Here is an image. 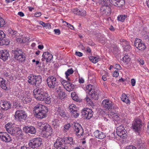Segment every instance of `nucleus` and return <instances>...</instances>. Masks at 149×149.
<instances>
[{
  "mask_svg": "<svg viewBox=\"0 0 149 149\" xmlns=\"http://www.w3.org/2000/svg\"><path fill=\"white\" fill-rule=\"evenodd\" d=\"M85 99L86 100L87 102V104L88 105H90L92 107H93L94 106V104L93 102L89 97L87 96Z\"/></svg>",
  "mask_w": 149,
  "mask_h": 149,
  "instance_id": "obj_40",
  "label": "nucleus"
},
{
  "mask_svg": "<svg viewBox=\"0 0 149 149\" xmlns=\"http://www.w3.org/2000/svg\"><path fill=\"white\" fill-rule=\"evenodd\" d=\"M75 54L79 57H81L83 55L82 53L79 52H75Z\"/></svg>",
  "mask_w": 149,
  "mask_h": 149,
  "instance_id": "obj_57",
  "label": "nucleus"
},
{
  "mask_svg": "<svg viewBox=\"0 0 149 149\" xmlns=\"http://www.w3.org/2000/svg\"><path fill=\"white\" fill-rule=\"evenodd\" d=\"M48 86L51 88H54L59 84L57 79L54 77L51 76L48 77L47 80Z\"/></svg>",
  "mask_w": 149,
  "mask_h": 149,
  "instance_id": "obj_5",
  "label": "nucleus"
},
{
  "mask_svg": "<svg viewBox=\"0 0 149 149\" xmlns=\"http://www.w3.org/2000/svg\"><path fill=\"white\" fill-rule=\"evenodd\" d=\"M74 129L77 136L80 137L83 135V129L81 125L79 123H75L74 125Z\"/></svg>",
  "mask_w": 149,
  "mask_h": 149,
  "instance_id": "obj_12",
  "label": "nucleus"
},
{
  "mask_svg": "<svg viewBox=\"0 0 149 149\" xmlns=\"http://www.w3.org/2000/svg\"><path fill=\"white\" fill-rule=\"evenodd\" d=\"M114 68L117 70H120L121 69V67L120 65L116 64L114 67Z\"/></svg>",
  "mask_w": 149,
  "mask_h": 149,
  "instance_id": "obj_60",
  "label": "nucleus"
},
{
  "mask_svg": "<svg viewBox=\"0 0 149 149\" xmlns=\"http://www.w3.org/2000/svg\"><path fill=\"white\" fill-rule=\"evenodd\" d=\"M23 100L24 101H25L27 103L30 102L31 99L29 95H28L27 97H24Z\"/></svg>",
  "mask_w": 149,
  "mask_h": 149,
  "instance_id": "obj_46",
  "label": "nucleus"
},
{
  "mask_svg": "<svg viewBox=\"0 0 149 149\" xmlns=\"http://www.w3.org/2000/svg\"><path fill=\"white\" fill-rule=\"evenodd\" d=\"M121 100L127 104H129L130 102L129 99L125 94H123L122 95L121 97Z\"/></svg>",
  "mask_w": 149,
  "mask_h": 149,
  "instance_id": "obj_32",
  "label": "nucleus"
},
{
  "mask_svg": "<svg viewBox=\"0 0 149 149\" xmlns=\"http://www.w3.org/2000/svg\"><path fill=\"white\" fill-rule=\"evenodd\" d=\"M102 104L104 108L109 111L111 110L113 107V103L111 101L108 99L104 100L102 101Z\"/></svg>",
  "mask_w": 149,
  "mask_h": 149,
  "instance_id": "obj_14",
  "label": "nucleus"
},
{
  "mask_svg": "<svg viewBox=\"0 0 149 149\" xmlns=\"http://www.w3.org/2000/svg\"><path fill=\"white\" fill-rule=\"evenodd\" d=\"M46 107L39 104L36 105L34 108L33 112L35 116L39 118H43L45 117L48 112Z\"/></svg>",
  "mask_w": 149,
  "mask_h": 149,
  "instance_id": "obj_2",
  "label": "nucleus"
},
{
  "mask_svg": "<svg viewBox=\"0 0 149 149\" xmlns=\"http://www.w3.org/2000/svg\"><path fill=\"white\" fill-rule=\"evenodd\" d=\"M5 36L6 35L4 32L3 31L0 30V40L4 38Z\"/></svg>",
  "mask_w": 149,
  "mask_h": 149,
  "instance_id": "obj_49",
  "label": "nucleus"
},
{
  "mask_svg": "<svg viewBox=\"0 0 149 149\" xmlns=\"http://www.w3.org/2000/svg\"><path fill=\"white\" fill-rule=\"evenodd\" d=\"M134 45L138 49L140 50H143L146 48L145 44L140 39L138 38L135 39Z\"/></svg>",
  "mask_w": 149,
  "mask_h": 149,
  "instance_id": "obj_17",
  "label": "nucleus"
},
{
  "mask_svg": "<svg viewBox=\"0 0 149 149\" xmlns=\"http://www.w3.org/2000/svg\"><path fill=\"white\" fill-rule=\"evenodd\" d=\"M61 83L65 89L68 91H71L73 90L75 88V86L71 83L63 80L61 81Z\"/></svg>",
  "mask_w": 149,
  "mask_h": 149,
  "instance_id": "obj_13",
  "label": "nucleus"
},
{
  "mask_svg": "<svg viewBox=\"0 0 149 149\" xmlns=\"http://www.w3.org/2000/svg\"><path fill=\"white\" fill-rule=\"evenodd\" d=\"M54 31L56 34L59 35L60 34V31L59 29H57L54 30Z\"/></svg>",
  "mask_w": 149,
  "mask_h": 149,
  "instance_id": "obj_56",
  "label": "nucleus"
},
{
  "mask_svg": "<svg viewBox=\"0 0 149 149\" xmlns=\"http://www.w3.org/2000/svg\"><path fill=\"white\" fill-rule=\"evenodd\" d=\"M38 126L42 129L41 134L45 138L50 136L52 133L53 129L50 125L44 122L38 123Z\"/></svg>",
  "mask_w": 149,
  "mask_h": 149,
  "instance_id": "obj_3",
  "label": "nucleus"
},
{
  "mask_svg": "<svg viewBox=\"0 0 149 149\" xmlns=\"http://www.w3.org/2000/svg\"><path fill=\"white\" fill-rule=\"evenodd\" d=\"M94 87L93 86L89 84L86 86L84 90L87 92H88L89 93L90 92H91L92 90L94 89Z\"/></svg>",
  "mask_w": 149,
  "mask_h": 149,
  "instance_id": "obj_34",
  "label": "nucleus"
},
{
  "mask_svg": "<svg viewBox=\"0 0 149 149\" xmlns=\"http://www.w3.org/2000/svg\"><path fill=\"white\" fill-rule=\"evenodd\" d=\"M82 115L86 118L89 119L93 116V113L91 109L88 108H84L81 112Z\"/></svg>",
  "mask_w": 149,
  "mask_h": 149,
  "instance_id": "obj_16",
  "label": "nucleus"
},
{
  "mask_svg": "<svg viewBox=\"0 0 149 149\" xmlns=\"http://www.w3.org/2000/svg\"><path fill=\"white\" fill-rule=\"evenodd\" d=\"M70 127V125L69 123L65 125L64 126L63 131L64 132H66L68 131Z\"/></svg>",
  "mask_w": 149,
  "mask_h": 149,
  "instance_id": "obj_43",
  "label": "nucleus"
},
{
  "mask_svg": "<svg viewBox=\"0 0 149 149\" xmlns=\"http://www.w3.org/2000/svg\"><path fill=\"white\" fill-rule=\"evenodd\" d=\"M57 93L60 98H62L65 97V93L63 92V91Z\"/></svg>",
  "mask_w": 149,
  "mask_h": 149,
  "instance_id": "obj_48",
  "label": "nucleus"
},
{
  "mask_svg": "<svg viewBox=\"0 0 149 149\" xmlns=\"http://www.w3.org/2000/svg\"><path fill=\"white\" fill-rule=\"evenodd\" d=\"M79 83L80 84L83 83L84 82V80L83 78L82 77L79 78Z\"/></svg>",
  "mask_w": 149,
  "mask_h": 149,
  "instance_id": "obj_63",
  "label": "nucleus"
},
{
  "mask_svg": "<svg viewBox=\"0 0 149 149\" xmlns=\"http://www.w3.org/2000/svg\"><path fill=\"white\" fill-rule=\"evenodd\" d=\"M120 44H122L123 45H124L125 43H126V47H124V48H123L124 51L126 52L130 51L131 49V47L130 45V44L128 41L125 40L121 39L120 40Z\"/></svg>",
  "mask_w": 149,
  "mask_h": 149,
  "instance_id": "obj_26",
  "label": "nucleus"
},
{
  "mask_svg": "<svg viewBox=\"0 0 149 149\" xmlns=\"http://www.w3.org/2000/svg\"><path fill=\"white\" fill-rule=\"evenodd\" d=\"M15 58L19 61L23 62L25 61V56L21 49L17 50L15 52Z\"/></svg>",
  "mask_w": 149,
  "mask_h": 149,
  "instance_id": "obj_11",
  "label": "nucleus"
},
{
  "mask_svg": "<svg viewBox=\"0 0 149 149\" xmlns=\"http://www.w3.org/2000/svg\"><path fill=\"white\" fill-rule=\"evenodd\" d=\"M72 113V116L75 118L77 117L79 115V113L78 110L73 111Z\"/></svg>",
  "mask_w": 149,
  "mask_h": 149,
  "instance_id": "obj_42",
  "label": "nucleus"
},
{
  "mask_svg": "<svg viewBox=\"0 0 149 149\" xmlns=\"http://www.w3.org/2000/svg\"><path fill=\"white\" fill-rule=\"evenodd\" d=\"M34 97L38 100L44 101L48 104L51 102V99L47 93L44 91L42 87L36 88L33 91Z\"/></svg>",
  "mask_w": 149,
  "mask_h": 149,
  "instance_id": "obj_1",
  "label": "nucleus"
},
{
  "mask_svg": "<svg viewBox=\"0 0 149 149\" xmlns=\"http://www.w3.org/2000/svg\"><path fill=\"white\" fill-rule=\"evenodd\" d=\"M41 144L42 141L41 139L39 138H34L30 140L28 143L29 146L33 148H38Z\"/></svg>",
  "mask_w": 149,
  "mask_h": 149,
  "instance_id": "obj_7",
  "label": "nucleus"
},
{
  "mask_svg": "<svg viewBox=\"0 0 149 149\" xmlns=\"http://www.w3.org/2000/svg\"><path fill=\"white\" fill-rule=\"evenodd\" d=\"M1 40L2 41L3 44L7 45L9 44V42L8 41H6L5 40L2 39Z\"/></svg>",
  "mask_w": 149,
  "mask_h": 149,
  "instance_id": "obj_62",
  "label": "nucleus"
},
{
  "mask_svg": "<svg viewBox=\"0 0 149 149\" xmlns=\"http://www.w3.org/2000/svg\"><path fill=\"white\" fill-rule=\"evenodd\" d=\"M42 60L44 61L45 59L47 62H49L53 58L52 55L49 52H46L43 53L42 55Z\"/></svg>",
  "mask_w": 149,
  "mask_h": 149,
  "instance_id": "obj_21",
  "label": "nucleus"
},
{
  "mask_svg": "<svg viewBox=\"0 0 149 149\" xmlns=\"http://www.w3.org/2000/svg\"><path fill=\"white\" fill-rule=\"evenodd\" d=\"M109 117L110 118H112L115 120H119V115L116 112H115L113 110H111V112L109 113V114L107 116Z\"/></svg>",
  "mask_w": 149,
  "mask_h": 149,
  "instance_id": "obj_24",
  "label": "nucleus"
},
{
  "mask_svg": "<svg viewBox=\"0 0 149 149\" xmlns=\"http://www.w3.org/2000/svg\"><path fill=\"white\" fill-rule=\"evenodd\" d=\"M9 56L8 52L6 50L0 51V58L3 61L7 60Z\"/></svg>",
  "mask_w": 149,
  "mask_h": 149,
  "instance_id": "obj_20",
  "label": "nucleus"
},
{
  "mask_svg": "<svg viewBox=\"0 0 149 149\" xmlns=\"http://www.w3.org/2000/svg\"><path fill=\"white\" fill-rule=\"evenodd\" d=\"M119 70H116L114 72L113 76L115 77H118L119 76Z\"/></svg>",
  "mask_w": 149,
  "mask_h": 149,
  "instance_id": "obj_53",
  "label": "nucleus"
},
{
  "mask_svg": "<svg viewBox=\"0 0 149 149\" xmlns=\"http://www.w3.org/2000/svg\"><path fill=\"white\" fill-rule=\"evenodd\" d=\"M94 135L96 138L101 139L104 138L106 136L104 133L98 130L95 131L94 132Z\"/></svg>",
  "mask_w": 149,
  "mask_h": 149,
  "instance_id": "obj_25",
  "label": "nucleus"
},
{
  "mask_svg": "<svg viewBox=\"0 0 149 149\" xmlns=\"http://www.w3.org/2000/svg\"><path fill=\"white\" fill-rule=\"evenodd\" d=\"M124 0H116L114 5L116 6L120 7L124 4Z\"/></svg>",
  "mask_w": 149,
  "mask_h": 149,
  "instance_id": "obj_37",
  "label": "nucleus"
},
{
  "mask_svg": "<svg viewBox=\"0 0 149 149\" xmlns=\"http://www.w3.org/2000/svg\"><path fill=\"white\" fill-rule=\"evenodd\" d=\"M137 147L139 149H146V148L145 144L143 143H139Z\"/></svg>",
  "mask_w": 149,
  "mask_h": 149,
  "instance_id": "obj_45",
  "label": "nucleus"
},
{
  "mask_svg": "<svg viewBox=\"0 0 149 149\" xmlns=\"http://www.w3.org/2000/svg\"><path fill=\"white\" fill-rule=\"evenodd\" d=\"M0 107L4 110H7L11 108V104L8 101L1 100L0 101Z\"/></svg>",
  "mask_w": 149,
  "mask_h": 149,
  "instance_id": "obj_19",
  "label": "nucleus"
},
{
  "mask_svg": "<svg viewBox=\"0 0 149 149\" xmlns=\"http://www.w3.org/2000/svg\"><path fill=\"white\" fill-rule=\"evenodd\" d=\"M56 91L57 93L60 92V91H62V87L60 86L57 87L56 88Z\"/></svg>",
  "mask_w": 149,
  "mask_h": 149,
  "instance_id": "obj_54",
  "label": "nucleus"
},
{
  "mask_svg": "<svg viewBox=\"0 0 149 149\" xmlns=\"http://www.w3.org/2000/svg\"><path fill=\"white\" fill-rule=\"evenodd\" d=\"M1 87L3 90H8L10 89V84L8 82L6 81L1 86Z\"/></svg>",
  "mask_w": 149,
  "mask_h": 149,
  "instance_id": "obj_31",
  "label": "nucleus"
},
{
  "mask_svg": "<svg viewBox=\"0 0 149 149\" xmlns=\"http://www.w3.org/2000/svg\"><path fill=\"white\" fill-rule=\"evenodd\" d=\"M99 92V91L94 89L91 92H90L89 94L92 98L95 100H97L98 98Z\"/></svg>",
  "mask_w": 149,
  "mask_h": 149,
  "instance_id": "obj_28",
  "label": "nucleus"
},
{
  "mask_svg": "<svg viewBox=\"0 0 149 149\" xmlns=\"http://www.w3.org/2000/svg\"><path fill=\"white\" fill-rule=\"evenodd\" d=\"M116 132L117 135L122 138H124L126 135V131L122 125L117 127Z\"/></svg>",
  "mask_w": 149,
  "mask_h": 149,
  "instance_id": "obj_15",
  "label": "nucleus"
},
{
  "mask_svg": "<svg viewBox=\"0 0 149 149\" xmlns=\"http://www.w3.org/2000/svg\"><path fill=\"white\" fill-rule=\"evenodd\" d=\"M70 111L72 112L73 111L77 110V108L76 105L74 104H72L70 105L69 107Z\"/></svg>",
  "mask_w": 149,
  "mask_h": 149,
  "instance_id": "obj_41",
  "label": "nucleus"
},
{
  "mask_svg": "<svg viewBox=\"0 0 149 149\" xmlns=\"http://www.w3.org/2000/svg\"><path fill=\"white\" fill-rule=\"evenodd\" d=\"M100 3L103 6H107L108 4L106 1L104 0H99Z\"/></svg>",
  "mask_w": 149,
  "mask_h": 149,
  "instance_id": "obj_50",
  "label": "nucleus"
},
{
  "mask_svg": "<svg viewBox=\"0 0 149 149\" xmlns=\"http://www.w3.org/2000/svg\"><path fill=\"white\" fill-rule=\"evenodd\" d=\"M23 130L26 133H29L31 134H34L36 132V130L34 127L33 126L25 127L23 128Z\"/></svg>",
  "mask_w": 149,
  "mask_h": 149,
  "instance_id": "obj_23",
  "label": "nucleus"
},
{
  "mask_svg": "<svg viewBox=\"0 0 149 149\" xmlns=\"http://www.w3.org/2000/svg\"><path fill=\"white\" fill-rule=\"evenodd\" d=\"M72 99H73V100L76 101H78L79 100V97L77 95L74 96V97H72Z\"/></svg>",
  "mask_w": 149,
  "mask_h": 149,
  "instance_id": "obj_64",
  "label": "nucleus"
},
{
  "mask_svg": "<svg viewBox=\"0 0 149 149\" xmlns=\"http://www.w3.org/2000/svg\"><path fill=\"white\" fill-rule=\"evenodd\" d=\"M74 72V71L72 70V68H70L68 69L65 72V78L66 79H67L68 80H70V79L68 77V76L70 74H71L73 73Z\"/></svg>",
  "mask_w": 149,
  "mask_h": 149,
  "instance_id": "obj_35",
  "label": "nucleus"
},
{
  "mask_svg": "<svg viewBox=\"0 0 149 149\" xmlns=\"http://www.w3.org/2000/svg\"><path fill=\"white\" fill-rule=\"evenodd\" d=\"M63 23L64 24V25L65 26H67L70 28L71 30H73L74 29V27L73 26L71 25L68 22H66L65 21H63Z\"/></svg>",
  "mask_w": 149,
  "mask_h": 149,
  "instance_id": "obj_44",
  "label": "nucleus"
},
{
  "mask_svg": "<svg viewBox=\"0 0 149 149\" xmlns=\"http://www.w3.org/2000/svg\"><path fill=\"white\" fill-rule=\"evenodd\" d=\"M5 24L4 20L0 17V27H3Z\"/></svg>",
  "mask_w": 149,
  "mask_h": 149,
  "instance_id": "obj_51",
  "label": "nucleus"
},
{
  "mask_svg": "<svg viewBox=\"0 0 149 149\" xmlns=\"http://www.w3.org/2000/svg\"><path fill=\"white\" fill-rule=\"evenodd\" d=\"M56 113L59 116L64 117L65 116V112L64 109L61 107H56L55 109Z\"/></svg>",
  "mask_w": 149,
  "mask_h": 149,
  "instance_id": "obj_27",
  "label": "nucleus"
},
{
  "mask_svg": "<svg viewBox=\"0 0 149 149\" xmlns=\"http://www.w3.org/2000/svg\"><path fill=\"white\" fill-rule=\"evenodd\" d=\"M5 128L6 129V130L7 131L8 133H10L11 132V130H13V128L11 127V123H8L6 124L5 126Z\"/></svg>",
  "mask_w": 149,
  "mask_h": 149,
  "instance_id": "obj_38",
  "label": "nucleus"
},
{
  "mask_svg": "<svg viewBox=\"0 0 149 149\" xmlns=\"http://www.w3.org/2000/svg\"><path fill=\"white\" fill-rule=\"evenodd\" d=\"M72 11L74 14L84 16L86 15V11L84 10H79L75 8L73 9Z\"/></svg>",
  "mask_w": 149,
  "mask_h": 149,
  "instance_id": "obj_30",
  "label": "nucleus"
},
{
  "mask_svg": "<svg viewBox=\"0 0 149 149\" xmlns=\"http://www.w3.org/2000/svg\"><path fill=\"white\" fill-rule=\"evenodd\" d=\"M41 15V13L40 12H36L34 14V16L36 17H39Z\"/></svg>",
  "mask_w": 149,
  "mask_h": 149,
  "instance_id": "obj_55",
  "label": "nucleus"
},
{
  "mask_svg": "<svg viewBox=\"0 0 149 149\" xmlns=\"http://www.w3.org/2000/svg\"><path fill=\"white\" fill-rule=\"evenodd\" d=\"M0 139L6 142H9L12 139L9 135L6 132H0Z\"/></svg>",
  "mask_w": 149,
  "mask_h": 149,
  "instance_id": "obj_18",
  "label": "nucleus"
},
{
  "mask_svg": "<svg viewBox=\"0 0 149 149\" xmlns=\"http://www.w3.org/2000/svg\"><path fill=\"white\" fill-rule=\"evenodd\" d=\"M142 127V122L141 120L139 119H135L132 123V128L135 132L139 133L141 131Z\"/></svg>",
  "mask_w": 149,
  "mask_h": 149,
  "instance_id": "obj_8",
  "label": "nucleus"
},
{
  "mask_svg": "<svg viewBox=\"0 0 149 149\" xmlns=\"http://www.w3.org/2000/svg\"><path fill=\"white\" fill-rule=\"evenodd\" d=\"M131 84L132 86H135L136 84V80L134 79H132L131 80Z\"/></svg>",
  "mask_w": 149,
  "mask_h": 149,
  "instance_id": "obj_58",
  "label": "nucleus"
},
{
  "mask_svg": "<svg viewBox=\"0 0 149 149\" xmlns=\"http://www.w3.org/2000/svg\"><path fill=\"white\" fill-rule=\"evenodd\" d=\"M27 116L26 113L23 110L17 111L15 115V118L19 121L25 120Z\"/></svg>",
  "mask_w": 149,
  "mask_h": 149,
  "instance_id": "obj_6",
  "label": "nucleus"
},
{
  "mask_svg": "<svg viewBox=\"0 0 149 149\" xmlns=\"http://www.w3.org/2000/svg\"><path fill=\"white\" fill-rule=\"evenodd\" d=\"M111 8L107 6H103L100 8L101 12L107 16L109 15L111 12Z\"/></svg>",
  "mask_w": 149,
  "mask_h": 149,
  "instance_id": "obj_22",
  "label": "nucleus"
},
{
  "mask_svg": "<svg viewBox=\"0 0 149 149\" xmlns=\"http://www.w3.org/2000/svg\"><path fill=\"white\" fill-rule=\"evenodd\" d=\"M28 82L29 84L36 86H39L42 81L41 77L39 75L30 74L28 76Z\"/></svg>",
  "mask_w": 149,
  "mask_h": 149,
  "instance_id": "obj_4",
  "label": "nucleus"
},
{
  "mask_svg": "<svg viewBox=\"0 0 149 149\" xmlns=\"http://www.w3.org/2000/svg\"><path fill=\"white\" fill-rule=\"evenodd\" d=\"M89 59L93 63H96L100 60V58L98 56H91L90 57Z\"/></svg>",
  "mask_w": 149,
  "mask_h": 149,
  "instance_id": "obj_33",
  "label": "nucleus"
},
{
  "mask_svg": "<svg viewBox=\"0 0 149 149\" xmlns=\"http://www.w3.org/2000/svg\"><path fill=\"white\" fill-rule=\"evenodd\" d=\"M58 122V120L57 119L54 120L52 122V125L54 126L57 125Z\"/></svg>",
  "mask_w": 149,
  "mask_h": 149,
  "instance_id": "obj_61",
  "label": "nucleus"
},
{
  "mask_svg": "<svg viewBox=\"0 0 149 149\" xmlns=\"http://www.w3.org/2000/svg\"><path fill=\"white\" fill-rule=\"evenodd\" d=\"M63 139L58 138L54 145V147L56 149H68V147L63 142Z\"/></svg>",
  "mask_w": 149,
  "mask_h": 149,
  "instance_id": "obj_9",
  "label": "nucleus"
},
{
  "mask_svg": "<svg viewBox=\"0 0 149 149\" xmlns=\"http://www.w3.org/2000/svg\"><path fill=\"white\" fill-rule=\"evenodd\" d=\"M46 29H50L51 28V24L49 23H45L44 27Z\"/></svg>",
  "mask_w": 149,
  "mask_h": 149,
  "instance_id": "obj_52",
  "label": "nucleus"
},
{
  "mask_svg": "<svg viewBox=\"0 0 149 149\" xmlns=\"http://www.w3.org/2000/svg\"><path fill=\"white\" fill-rule=\"evenodd\" d=\"M125 149H136V148L134 146H130L127 147Z\"/></svg>",
  "mask_w": 149,
  "mask_h": 149,
  "instance_id": "obj_59",
  "label": "nucleus"
},
{
  "mask_svg": "<svg viewBox=\"0 0 149 149\" xmlns=\"http://www.w3.org/2000/svg\"><path fill=\"white\" fill-rule=\"evenodd\" d=\"M123 61L126 64H128L131 61V58L128 55H125L123 58Z\"/></svg>",
  "mask_w": 149,
  "mask_h": 149,
  "instance_id": "obj_36",
  "label": "nucleus"
},
{
  "mask_svg": "<svg viewBox=\"0 0 149 149\" xmlns=\"http://www.w3.org/2000/svg\"><path fill=\"white\" fill-rule=\"evenodd\" d=\"M8 32L9 33L11 34L12 36L16 35L17 34V32L12 30L11 29H9L8 30Z\"/></svg>",
  "mask_w": 149,
  "mask_h": 149,
  "instance_id": "obj_47",
  "label": "nucleus"
},
{
  "mask_svg": "<svg viewBox=\"0 0 149 149\" xmlns=\"http://www.w3.org/2000/svg\"><path fill=\"white\" fill-rule=\"evenodd\" d=\"M11 131V132H10V134L17 138L18 139H20L22 138L23 134L21 130L19 128H14Z\"/></svg>",
  "mask_w": 149,
  "mask_h": 149,
  "instance_id": "obj_10",
  "label": "nucleus"
},
{
  "mask_svg": "<svg viewBox=\"0 0 149 149\" xmlns=\"http://www.w3.org/2000/svg\"><path fill=\"white\" fill-rule=\"evenodd\" d=\"M63 142L64 144H69L70 145L72 146L74 143V142L73 141V139L71 137H65L63 139Z\"/></svg>",
  "mask_w": 149,
  "mask_h": 149,
  "instance_id": "obj_29",
  "label": "nucleus"
},
{
  "mask_svg": "<svg viewBox=\"0 0 149 149\" xmlns=\"http://www.w3.org/2000/svg\"><path fill=\"white\" fill-rule=\"evenodd\" d=\"M127 16L125 15H119L117 17V19L118 21L123 22L124 21Z\"/></svg>",
  "mask_w": 149,
  "mask_h": 149,
  "instance_id": "obj_39",
  "label": "nucleus"
}]
</instances>
